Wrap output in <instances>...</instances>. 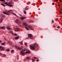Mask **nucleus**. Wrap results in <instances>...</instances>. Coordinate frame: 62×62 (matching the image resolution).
Returning a JSON list of instances; mask_svg holds the SVG:
<instances>
[{
    "mask_svg": "<svg viewBox=\"0 0 62 62\" xmlns=\"http://www.w3.org/2000/svg\"><path fill=\"white\" fill-rule=\"evenodd\" d=\"M13 10H9L8 11H7L6 12H3V13L5 14H7V15H9V13L10 12H13Z\"/></svg>",
    "mask_w": 62,
    "mask_h": 62,
    "instance_id": "obj_1",
    "label": "nucleus"
},
{
    "mask_svg": "<svg viewBox=\"0 0 62 62\" xmlns=\"http://www.w3.org/2000/svg\"><path fill=\"white\" fill-rule=\"evenodd\" d=\"M30 47L31 49L32 50H34L35 49V47L34 46V45H31L30 46Z\"/></svg>",
    "mask_w": 62,
    "mask_h": 62,
    "instance_id": "obj_2",
    "label": "nucleus"
},
{
    "mask_svg": "<svg viewBox=\"0 0 62 62\" xmlns=\"http://www.w3.org/2000/svg\"><path fill=\"white\" fill-rule=\"evenodd\" d=\"M13 2H9L8 3V4H10V5H9L8 4V3L7 2H5V4H6V5H7V6H9V7H13L12 5V4H13Z\"/></svg>",
    "mask_w": 62,
    "mask_h": 62,
    "instance_id": "obj_3",
    "label": "nucleus"
},
{
    "mask_svg": "<svg viewBox=\"0 0 62 62\" xmlns=\"http://www.w3.org/2000/svg\"><path fill=\"white\" fill-rule=\"evenodd\" d=\"M15 47L16 49L20 50V51L23 50V47H20L19 46H15Z\"/></svg>",
    "mask_w": 62,
    "mask_h": 62,
    "instance_id": "obj_4",
    "label": "nucleus"
},
{
    "mask_svg": "<svg viewBox=\"0 0 62 62\" xmlns=\"http://www.w3.org/2000/svg\"><path fill=\"white\" fill-rule=\"evenodd\" d=\"M15 23L18 24H21V21L18 19H16L15 21Z\"/></svg>",
    "mask_w": 62,
    "mask_h": 62,
    "instance_id": "obj_5",
    "label": "nucleus"
},
{
    "mask_svg": "<svg viewBox=\"0 0 62 62\" xmlns=\"http://www.w3.org/2000/svg\"><path fill=\"white\" fill-rule=\"evenodd\" d=\"M23 24L24 25H25L26 26L25 27V29H26V30H28V29H29L28 28V27L27 26H28L26 23H24Z\"/></svg>",
    "mask_w": 62,
    "mask_h": 62,
    "instance_id": "obj_6",
    "label": "nucleus"
},
{
    "mask_svg": "<svg viewBox=\"0 0 62 62\" xmlns=\"http://www.w3.org/2000/svg\"><path fill=\"white\" fill-rule=\"evenodd\" d=\"M28 35L29 38H30L31 39H33V35L31 34H29Z\"/></svg>",
    "mask_w": 62,
    "mask_h": 62,
    "instance_id": "obj_7",
    "label": "nucleus"
},
{
    "mask_svg": "<svg viewBox=\"0 0 62 62\" xmlns=\"http://www.w3.org/2000/svg\"><path fill=\"white\" fill-rule=\"evenodd\" d=\"M6 27V28L8 30H11V29H12L11 28H10V26H7Z\"/></svg>",
    "mask_w": 62,
    "mask_h": 62,
    "instance_id": "obj_8",
    "label": "nucleus"
},
{
    "mask_svg": "<svg viewBox=\"0 0 62 62\" xmlns=\"http://www.w3.org/2000/svg\"><path fill=\"white\" fill-rule=\"evenodd\" d=\"M10 32L11 33H13L12 34L13 36H18V34H16L13 33V31H11Z\"/></svg>",
    "mask_w": 62,
    "mask_h": 62,
    "instance_id": "obj_9",
    "label": "nucleus"
},
{
    "mask_svg": "<svg viewBox=\"0 0 62 62\" xmlns=\"http://www.w3.org/2000/svg\"><path fill=\"white\" fill-rule=\"evenodd\" d=\"M0 29H3L4 30V29H6V27H0Z\"/></svg>",
    "mask_w": 62,
    "mask_h": 62,
    "instance_id": "obj_10",
    "label": "nucleus"
},
{
    "mask_svg": "<svg viewBox=\"0 0 62 62\" xmlns=\"http://www.w3.org/2000/svg\"><path fill=\"white\" fill-rule=\"evenodd\" d=\"M0 49H1V51H3V50H5V48L4 47L1 46H0Z\"/></svg>",
    "mask_w": 62,
    "mask_h": 62,
    "instance_id": "obj_11",
    "label": "nucleus"
},
{
    "mask_svg": "<svg viewBox=\"0 0 62 62\" xmlns=\"http://www.w3.org/2000/svg\"><path fill=\"white\" fill-rule=\"evenodd\" d=\"M30 51L29 50H27L26 51V54H30Z\"/></svg>",
    "mask_w": 62,
    "mask_h": 62,
    "instance_id": "obj_12",
    "label": "nucleus"
},
{
    "mask_svg": "<svg viewBox=\"0 0 62 62\" xmlns=\"http://www.w3.org/2000/svg\"><path fill=\"white\" fill-rule=\"evenodd\" d=\"M28 28H30V29H31V30H34V29L33 28V27L31 26H28Z\"/></svg>",
    "mask_w": 62,
    "mask_h": 62,
    "instance_id": "obj_13",
    "label": "nucleus"
},
{
    "mask_svg": "<svg viewBox=\"0 0 62 62\" xmlns=\"http://www.w3.org/2000/svg\"><path fill=\"white\" fill-rule=\"evenodd\" d=\"M21 17V20H23L24 19H25V17Z\"/></svg>",
    "mask_w": 62,
    "mask_h": 62,
    "instance_id": "obj_14",
    "label": "nucleus"
},
{
    "mask_svg": "<svg viewBox=\"0 0 62 62\" xmlns=\"http://www.w3.org/2000/svg\"><path fill=\"white\" fill-rule=\"evenodd\" d=\"M33 45H34V46L35 47H38V45H37V44H34Z\"/></svg>",
    "mask_w": 62,
    "mask_h": 62,
    "instance_id": "obj_15",
    "label": "nucleus"
},
{
    "mask_svg": "<svg viewBox=\"0 0 62 62\" xmlns=\"http://www.w3.org/2000/svg\"><path fill=\"white\" fill-rule=\"evenodd\" d=\"M19 37L16 36V38H15V39L16 40H17V39H19Z\"/></svg>",
    "mask_w": 62,
    "mask_h": 62,
    "instance_id": "obj_16",
    "label": "nucleus"
},
{
    "mask_svg": "<svg viewBox=\"0 0 62 62\" xmlns=\"http://www.w3.org/2000/svg\"><path fill=\"white\" fill-rule=\"evenodd\" d=\"M19 30H20V29H19L18 28H16L15 31H19Z\"/></svg>",
    "mask_w": 62,
    "mask_h": 62,
    "instance_id": "obj_17",
    "label": "nucleus"
},
{
    "mask_svg": "<svg viewBox=\"0 0 62 62\" xmlns=\"http://www.w3.org/2000/svg\"><path fill=\"white\" fill-rule=\"evenodd\" d=\"M31 59V58L28 57H26V59H27V60H29V59Z\"/></svg>",
    "mask_w": 62,
    "mask_h": 62,
    "instance_id": "obj_18",
    "label": "nucleus"
},
{
    "mask_svg": "<svg viewBox=\"0 0 62 62\" xmlns=\"http://www.w3.org/2000/svg\"><path fill=\"white\" fill-rule=\"evenodd\" d=\"M21 54H22V55H25V53L24 52H21Z\"/></svg>",
    "mask_w": 62,
    "mask_h": 62,
    "instance_id": "obj_19",
    "label": "nucleus"
},
{
    "mask_svg": "<svg viewBox=\"0 0 62 62\" xmlns=\"http://www.w3.org/2000/svg\"><path fill=\"white\" fill-rule=\"evenodd\" d=\"M26 50V49L25 48H24L23 50H22V52H25V51Z\"/></svg>",
    "mask_w": 62,
    "mask_h": 62,
    "instance_id": "obj_20",
    "label": "nucleus"
},
{
    "mask_svg": "<svg viewBox=\"0 0 62 62\" xmlns=\"http://www.w3.org/2000/svg\"><path fill=\"white\" fill-rule=\"evenodd\" d=\"M9 43L11 45H14V44L12 43V42L11 41H10Z\"/></svg>",
    "mask_w": 62,
    "mask_h": 62,
    "instance_id": "obj_21",
    "label": "nucleus"
},
{
    "mask_svg": "<svg viewBox=\"0 0 62 62\" xmlns=\"http://www.w3.org/2000/svg\"><path fill=\"white\" fill-rule=\"evenodd\" d=\"M6 51L7 52H9L10 51L9 49H6Z\"/></svg>",
    "mask_w": 62,
    "mask_h": 62,
    "instance_id": "obj_22",
    "label": "nucleus"
},
{
    "mask_svg": "<svg viewBox=\"0 0 62 62\" xmlns=\"http://www.w3.org/2000/svg\"><path fill=\"white\" fill-rule=\"evenodd\" d=\"M1 5H2V6H4V7H5V4H4L3 3H1Z\"/></svg>",
    "mask_w": 62,
    "mask_h": 62,
    "instance_id": "obj_23",
    "label": "nucleus"
},
{
    "mask_svg": "<svg viewBox=\"0 0 62 62\" xmlns=\"http://www.w3.org/2000/svg\"><path fill=\"white\" fill-rule=\"evenodd\" d=\"M24 9L25 10H28V9L26 7L24 8Z\"/></svg>",
    "mask_w": 62,
    "mask_h": 62,
    "instance_id": "obj_24",
    "label": "nucleus"
},
{
    "mask_svg": "<svg viewBox=\"0 0 62 62\" xmlns=\"http://www.w3.org/2000/svg\"><path fill=\"white\" fill-rule=\"evenodd\" d=\"M11 13H12V14H13L14 15H15L16 17H17V16H16V14H15L11 12Z\"/></svg>",
    "mask_w": 62,
    "mask_h": 62,
    "instance_id": "obj_25",
    "label": "nucleus"
},
{
    "mask_svg": "<svg viewBox=\"0 0 62 62\" xmlns=\"http://www.w3.org/2000/svg\"><path fill=\"white\" fill-rule=\"evenodd\" d=\"M23 12L24 14H26V11H25V10H24Z\"/></svg>",
    "mask_w": 62,
    "mask_h": 62,
    "instance_id": "obj_26",
    "label": "nucleus"
},
{
    "mask_svg": "<svg viewBox=\"0 0 62 62\" xmlns=\"http://www.w3.org/2000/svg\"><path fill=\"white\" fill-rule=\"evenodd\" d=\"M19 43L20 44H23V42L22 41L19 42Z\"/></svg>",
    "mask_w": 62,
    "mask_h": 62,
    "instance_id": "obj_27",
    "label": "nucleus"
},
{
    "mask_svg": "<svg viewBox=\"0 0 62 62\" xmlns=\"http://www.w3.org/2000/svg\"><path fill=\"white\" fill-rule=\"evenodd\" d=\"M0 1H2V2H6V1L5 0H0Z\"/></svg>",
    "mask_w": 62,
    "mask_h": 62,
    "instance_id": "obj_28",
    "label": "nucleus"
},
{
    "mask_svg": "<svg viewBox=\"0 0 62 62\" xmlns=\"http://www.w3.org/2000/svg\"><path fill=\"white\" fill-rule=\"evenodd\" d=\"M29 22L30 23H32V22H34V21H32V20H30L29 21Z\"/></svg>",
    "mask_w": 62,
    "mask_h": 62,
    "instance_id": "obj_29",
    "label": "nucleus"
},
{
    "mask_svg": "<svg viewBox=\"0 0 62 62\" xmlns=\"http://www.w3.org/2000/svg\"><path fill=\"white\" fill-rule=\"evenodd\" d=\"M2 45H4L5 44V43H2Z\"/></svg>",
    "mask_w": 62,
    "mask_h": 62,
    "instance_id": "obj_30",
    "label": "nucleus"
},
{
    "mask_svg": "<svg viewBox=\"0 0 62 62\" xmlns=\"http://www.w3.org/2000/svg\"><path fill=\"white\" fill-rule=\"evenodd\" d=\"M25 45L26 46H27V44L26 43H25Z\"/></svg>",
    "mask_w": 62,
    "mask_h": 62,
    "instance_id": "obj_31",
    "label": "nucleus"
},
{
    "mask_svg": "<svg viewBox=\"0 0 62 62\" xmlns=\"http://www.w3.org/2000/svg\"><path fill=\"white\" fill-rule=\"evenodd\" d=\"M17 59L18 60H19V56L18 55H17Z\"/></svg>",
    "mask_w": 62,
    "mask_h": 62,
    "instance_id": "obj_32",
    "label": "nucleus"
},
{
    "mask_svg": "<svg viewBox=\"0 0 62 62\" xmlns=\"http://www.w3.org/2000/svg\"><path fill=\"white\" fill-rule=\"evenodd\" d=\"M32 60L33 62H34V61H35V60L34 59H32Z\"/></svg>",
    "mask_w": 62,
    "mask_h": 62,
    "instance_id": "obj_33",
    "label": "nucleus"
},
{
    "mask_svg": "<svg viewBox=\"0 0 62 62\" xmlns=\"http://www.w3.org/2000/svg\"><path fill=\"white\" fill-rule=\"evenodd\" d=\"M3 56L4 57H5V56H6V55H5V54H3Z\"/></svg>",
    "mask_w": 62,
    "mask_h": 62,
    "instance_id": "obj_34",
    "label": "nucleus"
},
{
    "mask_svg": "<svg viewBox=\"0 0 62 62\" xmlns=\"http://www.w3.org/2000/svg\"><path fill=\"white\" fill-rule=\"evenodd\" d=\"M14 52V50H12L11 51V52L12 53V52Z\"/></svg>",
    "mask_w": 62,
    "mask_h": 62,
    "instance_id": "obj_35",
    "label": "nucleus"
},
{
    "mask_svg": "<svg viewBox=\"0 0 62 62\" xmlns=\"http://www.w3.org/2000/svg\"><path fill=\"white\" fill-rule=\"evenodd\" d=\"M34 59H37V58H36V57H34Z\"/></svg>",
    "mask_w": 62,
    "mask_h": 62,
    "instance_id": "obj_36",
    "label": "nucleus"
},
{
    "mask_svg": "<svg viewBox=\"0 0 62 62\" xmlns=\"http://www.w3.org/2000/svg\"><path fill=\"white\" fill-rule=\"evenodd\" d=\"M57 28H60V26H58L57 27Z\"/></svg>",
    "mask_w": 62,
    "mask_h": 62,
    "instance_id": "obj_37",
    "label": "nucleus"
},
{
    "mask_svg": "<svg viewBox=\"0 0 62 62\" xmlns=\"http://www.w3.org/2000/svg\"><path fill=\"white\" fill-rule=\"evenodd\" d=\"M3 21H2V20H1L0 21V23H2V22Z\"/></svg>",
    "mask_w": 62,
    "mask_h": 62,
    "instance_id": "obj_38",
    "label": "nucleus"
},
{
    "mask_svg": "<svg viewBox=\"0 0 62 62\" xmlns=\"http://www.w3.org/2000/svg\"><path fill=\"white\" fill-rule=\"evenodd\" d=\"M52 23H54V21H53V20H52Z\"/></svg>",
    "mask_w": 62,
    "mask_h": 62,
    "instance_id": "obj_39",
    "label": "nucleus"
},
{
    "mask_svg": "<svg viewBox=\"0 0 62 62\" xmlns=\"http://www.w3.org/2000/svg\"><path fill=\"white\" fill-rule=\"evenodd\" d=\"M2 17H3V18H5V16H4V15L2 16Z\"/></svg>",
    "mask_w": 62,
    "mask_h": 62,
    "instance_id": "obj_40",
    "label": "nucleus"
},
{
    "mask_svg": "<svg viewBox=\"0 0 62 62\" xmlns=\"http://www.w3.org/2000/svg\"><path fill=\"white\" fill-rule=\"evenodd\" d=\"M39 61V60H36L37 62H38V61Z\"/></svg>",
    "mask_w": 62,
    "mask_h": 62,
    "instance_id": "obj_41",
    "label": "nucleus"
},
{
    "mask_svg": "<svg viewBox=\"0 0 62 62\" xmlns=\"http://www.w3.org/2000/svg\"><path fill=\"white\" fill-rule=\"evenodd\" d=\"M15 1H18V0H14Z\"/></svg>",
    "mask_w": 62,
    "mask_h": 62,
    "instance_id": "obj_42",
    "label": "nucleus"
},
{
    "mask_svg": "<svg viewBox=\"0 0 62 62\" xmlns=\"http://www.w3.org/2000/svg\"><path fill=\"white\" fill-rule=\"evenodd\" d=\"M52 5H54V3L53 2L52 3Z\"/></svg>",
    "mask_w": 62,
    "mask_h": 62,
    "instance_id": "obj_43",
    "label": "nucleus"
},
{
    "mask_svg": "<svg viewBox=\"0 0 62 62\" xmlns=\"http://www.w3.org/2000/svg\"><path fill=\"white\" fill-rule=\"evenodd\" d=\"M0 43H2V42H1V40H0Z\"/></svg>",
    "mask_w": 62,
    "mask_h": 62,
    "instance_id": "obj_44",
    "label": "nucleus"
},
{
    "mask_svg": "<svg viewBox=\"0 0 62 62\" xmlns=\"http://www.w3.org/2000/svg\"><path fill=\"white\" fill-rule=\"evenodd\" d=\"M58 6L59 7H60V5H59V4H58Z\"/></svg>",
    "mask_w": 62,
    "mask_h": 62,
    "instance_id": "obj_45",
    "label": "nucleus"
},
{
    "mask_svg": "<svg viewBox=\"0 0 62 62\" xmlns=\"http://www.w3.org/2000/svg\"><path fill=\"white\" fill-rule=\"evenodd\" d=\"M60 14H61V13H62V12H60Z\"/></svg>",
    "mask_w": 62,
    "mask_h": 62,
    "instance_id": "obj_46",
    "label": "nucleus"
},
{
    "mask_svg": "<svg viewBox=\"0 0 62 62\" xmlns=\"http://www.w3.org/2000/svg\"><path fill=\"white\" fill-rule=\"evenodd\" d=\"M56 2H57L58 1V0H56Z\"/></svg>",
    "mask_w": 62,
    "mask_h": 62,
    "instance_id": "obj_47",
    "label": "nucleus"
},
{
    "mask_svg": "<svg viewBox=\"0 0 62 62\" xmlns=\"http://www.w3.org/2000/svg\"><path fill=\"white\" fill-rule=\"evenodd\" d=\"M0 54L1 55H2V54H1V53H0Z\"/></svg>",
    "mask_w": 62,
    "mask_h": 62,
    "instance_id": "obj_48",
    "label": "nucleus"
},
{
    "mask_svg": "<svg viewBox=\"0 0 62 62\" xmlns=\"http://www.w3.org/2000/svg\"><path fill=\"white\" fill-rule=\"evenodd\" d=\"M3 33H6V32L5 31H4Z\"/></svg>",
    "mask_w": 62,
    "mask_h": 62,
    "instance_id": "obj_49",
    "label": "nucleus"
},
{
    "mask_svg": "<svg viewBox=\"0 0 62 62\" xmlns=\"http://www.w3.org/2000/svg\"><path fill=\"white\" fill-rule=\"evenodd\" d=\"M4 39H6V38H4Z\"/></svg>",
    "mask_w": 62,
    "mask_h": 62,
    "instance_id": "obj_50",
    "label": "nucleus"
},
{
    "mask_svg": "<svg viewBox=\"0 0 62 62\" xmlns=\"http://www.w3.org/2000/svg\"><path fill=\"white\" fill-rule=\"evenodd\" d=\"M4 4H5V2H2Z\"/></svg>",
    "mask_w": 62,
    "mask_h": 62,
    "instance_id": "obj_51",
    "label": "nucleus"
},
{
    "mask_svg": "<svg viewBox=\"0 0 62 62\" xmlns=\"http://www.w3.org/2000/svg\"><path fill=\"white\" fill-rule=\"evenodd\" d=\"M29 38H28H28H27V39H29Z\"/></svg>",
    "mask_w": 62,
    "mask_h": 62,
    "instance_id": "obj_52",
    "label": "nucleus"
},
{
    "mask_svg": "<svg viewBox=\"0 0 62 62\" xmlns=\"http://www.w3.org/2000/svg\"><path fill=\"white\" fill-rule=\"evenodd\" d=\"M60 2H61V0H60Z\"/></svg>",
    "mask_w": 62,
    "mask_h": 62,
    "instance_id": "obj_53",
    "label": "nucleus"
},
{
    "mask_svg": "<svg viewBox=\"0 0 62 62\" xmlns=\"http://www.w3.org/2000/svg\"><path fill=\"white\" fill-rule=\"evenodd\" d=\"M20 16H22V15H20Z\"/></svg>",
    "mask_w": 62,
    "mask_h": 62,
    "instance_id": "obj_54",
    "label": "nucleus"
},
{
    "mask_svg": "<svg viewBox=\"0 0 62 62\" xmlns=\"http://www.w3.org/2000/svg\"><path fill=\"white\" fill-rule=\"evenodd\" d=\"M25 60H25V59H24V61H25Z\"/></svg>",
    "mask_w": 62,
    "mask_h": 62,
    "instance_id": "obj_55",
    "label": "nucleus"
},
{
    "mask_svg": "<svg viewBox=\"0 0 62 62\" xmlns=\"http://www.w3.org/2000/svg\"><path fill=\"white\" fill-rule=\"evenodd\" d=\"M11 0V2H12V0Z\"/></svg>",
    "mask_w": 62,
    "mask_h": 62,
    "instance_id": "obj_56",
    "label": "nucleus"
}]
</instances>
